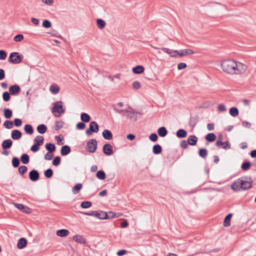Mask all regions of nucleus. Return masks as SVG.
I'll list each match as a JSON object with an SVG mask.
<instances>
[{
    "mask_svg": "<svg viewBox=\"0 0 256 256\" xmlns=\"http://www.w3.org/2000/svg\"><path fill=\"white\" fill-rule=\"evenodd\" d=\"M22 60V56L17 52H14L10 54L9 62L13 64H19Z\"/></svg>",
    "mask_w": 256,
    "mask_h": 256,
    "instance_id": "4",
    "label": "nucleus"
},
{
    "mask_svg": "<svg viewBox=\"0 0 256 256\" xmlns=\"http://www.w3.org/2000/svg\"><path fill=\"white\" fill-rule=\"evenodd\" d=\"M82 185L78 183L76 184L74 187L72 189V192L74 194H76L79 192L81 190L82 188Z\"/></svg>",
    "mask_w": 256,
    "mask_h": 256,
    "instance_id": "29",
    "label": "nucleus"
},
{
    "mask_svg": "<svg viewBox=\"0 0 256 256\" xmlns=\"http://www.w3.org/2000/svg\"><path fill=\"white\" fill-rule=\"evenodd\" d=\"M97 178L100 180H104L106 178V174L103 170L97 172Z\"/></svg>",
    "mask_w": 256,
    "mask_h": 256,
    "instance_id": "46",
    "label": "nucleus"
},
{
    "mask_svg": "<svg viewBox=\"0 0 256 256\" xmlns=\"http://www.w3.org/2000/svg\"><path fill=\"white\" fill-rule=\"evenodd\" d=\"M176 135L178 138H184L186 136L187 132L184 129H180L176 132Z\"/></svg>",
    "mask_w": 256,
    "mask_h": 256,
    "instance_id": "24",
    "label": "nucleus"
},
{
    "mask_svg": "<svg viewBox=\"0 0 256 256\" xmlns=\"http://www.w3.org/2000/svg\"><path fill=\"white\" fill-rule=\"evenodd\" d=\"M116 212L110 211L108 212L107 219H111L116 218Z\"/></svg>",
    "mask_w": 256,
    "mask_h": 256,
    "instance_id": "63",
    "label": "nucleus"
},
{
    "mask_svg": "<svg viewBox=\"0 0 256 256\" xmlns=\"http://www.w3.org/2000/svg\"><path fill=\"white\" fill-rule=\"evenodd\" d=\"M70 234V232L66 229H61L56 231V234L60 237H66Z\"/></svg>",
    "mask_w": 256,
    "mask_h": 256,
    "instance_id": "16",
    "label": "nucleus"
},
{
    "mask_svg": "<svg viewBox=\"0 0 256 256\" xmlns=\"http://www.w3.org/2000/svg\"><path fill=\"white\" fill-rule=\"evenodd\" d=\"M24 38V37L22 34H17L14 37V40L16 42H20L23 40Z\"/></svg>",
    "mask_w": 256,
    "mask_h": 256,
    "instance_id": "48",
    "label": "nucleus"
},
{
    "mask_svg": "<svg viewBox=\"0 0 256 256\" xmlns=\"http://www.w3.org/2000/svg\"><path fill=\"white\" fill-rule=\"evenodd\" d=\"M14 124L16 126H20L22 124V121L20 118H15L14 120Z\"/></svg>",
    "mask_w": 256,
    "mask_h": 256,
    "instance_id": "60",
    "label": "nucleus"
},
{
    "mask_svg": "<svg viewBox=\"0 0 256 256\" xmlns=\"http://www.w3.org/2000/svg\"><path fill=\"white\" fill-rule=\"evenodd\" d=\"M12 204L18 209L24 213L30 214L32 212L30 208L27 206L16 202H13Z\"/></svg>",
    "mask_w": 256,
    "mask_h": 256,
    "instance_id": "9",
    "label": "nucleus"
},
{
    "mask_svg": "<svg viewBox=\"0 0 256 256\" xmlns=\"http://www.w3.org/2000/svg\"><path fill=\"white\" fill-rule=\"evenodd\" d=\"M92 203L89 201H84L81 203L80 206L83 208H88L90 207Z\"/></svg>",
    "mask_w": 256,
    "mask_h": 256,
    "instance_id": "45",
    "label": "nucleus"
},
{
    "mask_svg": "<svg viewBox=\"0 0 256 256\" xmlns=\"http://www.w3.org/2000/svg\"><path fill=\"white\" fill-rule=\"evenodd\" d=\"M53 174V172L52 170L49 168L46 170L44 172V176L47 178H50L52 176Z\"/></svg>",
    "mask_w": 256,
    "mask_h": 256,
    "instance_id": "49",
    "label": "nucleus"
},
{
    "mask_svg": "<svg viewBox=\"0 0 256 256\" xmlns=\"http://www.w3.org/2000/svg\"><path fill=\"white\" fill-rule=\"evenodd\" d=\"M80 119L83 122H88L90 120V118L88 114L82 113L80 115Z\"/></svg>",
    "mask_w": 256,
    "mask_h": 256,
    "instance_id": "37",
    "label": "nucleus"
},
{
    "mask_svg": "<svg viewBox=\"0 0 256 256\" xmlns=\"http://www.w3.org/2000/svg\"><path fill=\"white\" fill-rule=\"evenodd\" d=\"M230 114L232 116L235 117L238 115V110L236 107H232L230 110Z\"/></svg>",
    "mask_w": 256,
    "mask_h": 256,
    "instance_id": "39",
    "label": "nucleus"
},
{
    "mask_svg": "<svg viewBox=\"0 0 256 256\" xmlns=\"http://www.w3.org/2000/svg\"><path fill=\"white\" fill-rule=\"evenodd\" d=\"M44 138L42 136H38L34 139V144L39 146H42L44 143Z\"/></svg>",
    "mask_w": 256,
    "mask_h": 256,
    "instance_id": "28",
    "label": "nucleus"
},
{
    "mask_svg": "<svg viewBox=\"0 0 256 256\" xmlns=\"http://www.w3.org/2000/svg\"><path fill=\"white\" fill-rule=\"evenodd\" d=\"M103 152L107 156L112 154L113 153L112 146L109 144H105L103 146Z\"/></svg>",
    "mask_w": 256,
    "mask_h": 256,
    "instance_id": "11",
    "label": "nucleus"
},
{
    "mask_svg": "<svg viewBox=\"0 0 256 256\" xmlns=\"http://www.w3.org/2000/svg\"><path fill=\"white\" fill-rule=\"evenodd\" d=\"M144 67L142 66H137L136 67L133 68L132 72L136 74H140L144 72Z\"/></svg>",
    "mask_w": 256,
    "mask_h": 256,
    "instance_id": "22",
    "label": "nucleus"
},
{
    "mask_svg": "<svg viewBox=\"0 0 256 256\" xmlns=\"http://www.w3.org/2000/svg\"><path fill=\"white\" fill-rule=\"evenodd\" d=\"M97 218L100 220H106L108 218V212L102 210L97 211Z\"/></svg>",
    "mask_w": 256,
    "mask_h": 256,
    "instance_id": "20",
    "label": "nucleus"
},
{
    "mask_svg": "<svg viewBox=\"0 0 256 256\" xmlns=\"http://www.w3.org/2000/svg\"><path fill=\"white\" fill-rule=\"evenodd\" d=\"M120 76H121L120 74H117L114 76H111L110 74V76H108V78L114 84V83L116 82V80H120Z\"/></svg>",
    "mask_w": 256,
    "mask_h": 256,
    "instance_id": "27",
    "label": "nucleus"
},
{
    "mask_svg": "<svg viewBox=\"0 0 256 256\" xmlns=\"http://www.w3.org/2000/svg\"><path fill=\"white\" fill-rule=\"evenodd\" d=\"M54 156L52 152H48L44 155V159L46 160H50Z\"/></svg>",
    "mask_w": 256,
    "mask_h": 256,
    "instance_id": "58",
    "label": "nucleus"
},
{
    "mask_svg": "<svg viewBox=\"0 0 256 256\" xmlns=\"http://www.w3.org/2000/svg\"><path fill=\"white\" fill-rule=\"evenodd\" d=\"M42 4H46L48 6H51L54 4V0H42Z\"/></svg>",
    "mask_w": 256,
    "mask_h": 256,
    "instance_id": "56",
    "label": "nucleus"
},
{
    "mask_svg": "<svg viewBox=\"0 0 256 256\" xmlns=\"http://www.w3.org/2000/svg\"><path fill=\"white\" fill-rule=\"evenodd\" d=\"M114 110L122 116H126L125 111H128V110H122L116 106H114Z\"/></svg>",
    "mask_w": 256,
    "mask_h": 256,
    "instance_id": "47",
    "label": "nucleus"
},
{
    "mask_svg": "<svg viewBox=\"0 0 256 256\" xmlns=\"http://www.w3.org/2000/svg\"><path fill=\"white\" fill-rule=\"evenodd\" d=\"M22 132L18 130H14L12 132L11 137L13 140H17L21 138Z\"/></svg>",
    "mask_w": 256,
    "mask_h": 256,
    "instance_id": "18",
    "label": "nucleus"
},
{
    "mask_svg": "<svg viewBox=\"0 0 256 256\" xmlns=\"http://www.w3.org/2000/svg\"><path fill=\"white\" fill-rule=\"evenodd\" d=\"M162 151V148L161 146L158 144L154 146L152 148V152L155 154H160Z\"/></svg>",
    "mask_w": 256,
    "mask_h": 256,
    "instance_id": "33",
    "label": "nucleus"
},
{
    "mask_svg": "<svg viewBox=\"0 0 256 256\" xmlns=\"http://www.w3.org/2000/svg\"><path fill=\"white\" fill-rule=\"evenodd\" d=\"M188 140L186 141V140H182L180 144V146L184 149L187 148H188Z\"/></svg>",
    "mask_w": 256,
    "mask_h": 256,
    "instance_id": "57",
    "label": "nucleus"
},
{
    "mask_svg": "<svg viewBox=\"0 0 256 256\" xmlns=\"http://www.w3.org/2000/svg\"><path fill=\"white\" fill-rule=\"evenodd\" d=\"M47 130V128L46 125L41 124L37 126V131L40 134H44Z\"/></svg>",
    "mask_w": 256,
    "mask_h": 256,
    "instance_id": "31",
    "label": "nucleus"
},
{
    "mask_svg": "<svg viewBox=\"0 0 256 256\" xmlns=\"http://www.w3.org/2000/svg\"><path fill=\"white\" fill-rule=\"evenodd\" d=\"M2 98L4 101L8 102L10 99V94L7 92H4L2 94Z\"/></svg>",
    "mask_w": 256,
    "mask_h": 256,
    "instance_id": "53",
    "label": "nucleus"
},
{
    "mask_svg": "<svg viewBox=\"0 0 256 256\" xmlns=\"http://www.w3.org/2000/svg\"><path fill=\"white\" fill-rule=\"evenodd\" d=\"M76 128L78 130H84L86 128V124L84 122H80L76 124Z\"/></svg>",
    "mask_w": 256,
    "mask_h": 256,
    "instance_id": "55",
    "label": "nucleus"
},
{
    "mask_svg": "<svg viewBox=\"0 0 256 256\" xmlns=\"http://www.w3.org/2000/svg\"><path fill=\"white\" fill-rule=\"evenodd\" d=\"M221 66L224 72L232 74H244L247 69L246 65L240 62H236L232 59L226 60L222 61Z\"/></svg>",
    "mask_w": 256,
    "mask_h": 256,
    "instance_id": "1",
    "label": "nucleus"
},
{
    "mask_svg": "<svg viewBox=\"0 0 256 256\" xmlns=\"http://www.w3.org/2000/svg\"><path fill=\"white\" fill-rule=\"evenodd\" d=\"M46 148L48 152H52L56 150V146L54 144L48 143L46 145Z\"/></svg>",
    "mask_w": 256,
    "mask_h": 256,
    "instance_id": "40",
    "label": "nucleus"
},
{
    "mask_svg": "<svg viewBox=\"0 0 256 256\" xmlns=\"http://www.w3.org/2000/svg\"><path fill=\"white\" fill-rule=\"evenodd\" d=\"M27 244V240L25 238H20L18 240L17 246L19 249H22L26 246Z\"/></svg>",
    "mask_w": 256,
    "mask_h": 256,
    "instance_id": "19",
    "label": "nucleus"
},
{
    "mask_svg": "<svg viewBox=\"0 0 256 256\" xmlns=\"http://www.w3.org/2000/svg\"><path fill=\"white\" fill-rule=\"evenodd\" d=\"M12 111L10 109L4 110V116L6 118H10L12 116Z\"/></svg>",
    "mask_w": 256,
    "mask_h": 256,
    "instance_id": "43",
    "label": "nucleus"
},
{
    "mask_svg": "<svg viewBox=\"0 0 256 256\" xmlns=\"http://www.w3.org/2000/svg\"><path fill=\"white\" fill-rule=\"evenodd\" d=\"M60 162V156H56L52 161V164L54 166H58L59 165Z\"/></svg>",
    "mask_w": 256,
    "mask_h": 256,
    "instance_id": "54",
    "label": "nucleus"
},
{
    "mask_svg": "<svg viewBox=\"0 0 256 256\" xmlns=\"http://www.w3.org/2000/svg\"><path fill=\"white\" fill-rule=\"evenodd\" d=\"M4 126L6 128L8 129H10L13 128L14 123L12 121L6 120L4 122Z\"/></svg>",
    "mask_w": 256,
    "mask_h": 256,
    "instance_id": "44",
    "label": "nucleus"
},
{
    "mask_svg": "<svg viewBox=\"0 0 256 256\" xmlns=\"http://www.w3.org/2000/svg\"><path fill=\"white\" fill-rule=\"evenodd\" d=\"M12 166L16 168L20 164V160L18 158L14 157L12 158Z\"/></svg>",
    "mask_w": 256,
    "mask_h": 256,
    "instance_id": "51",
    "label": "nucleus"
},
{
    "mask_svg": "<svg viewBox=\"0 0 256 256\" xmlns=\"http://www.w3.org/2000/svg\"><path fill=\"white\" fill-rule=\"evenodd\" d=\"M106 26V23L102 19L97 18V27L100 30H102L105 28Z\"/></svg>",
    "mask_w": 256,
    "mask_h": 256,
    "instance_id": "34",
    "label": "nucleus"
},
{
    "mask_svg": "<svg viewBox=\"0 0 256 256\" xmlns=\"http://www.w3.org/2000/svg\"><path fill=\"white\" fill-rule=\"evenodd\" d=\"M186 67V64L184 62H180L178 64V70H181L184 69Z\"/></svg>",
    "mask_w": 256,
    "mask_h": 256,
    "instance_id": "64",
    "label": "nucleus"
},
{
    "mask_svg": "<svg viewBox=\"0 0 256 256\" xmlns=\"http://www.w3.org/2000/svg\"><path fill=\"white\" fill-rule=\"evenodd\" d=\"M54 106L52 108V112L54 116L59 118L62 114L65 112V109L62 106V102L61 101H57L53 104Z\"/></svg>",
    "mask_w": 256,
    "mask_h": 256,
    "instance_id": "3",
    "label": "nucleus"
},
{
    "mask_svg": "<svg viewBox=\"0 0 256 256\" xmlns=\"http://www.w3.org/2000/svg\"><path fill=\"white\" fill-rule=\"evenodd\" d=\"M232 216V214H228L226 217L224 218V226H228L230 224V219Z\"/></svg>",
    "mask_w": 256,
    "mask_h": 256,
    "instance_id": "35",
    "label": "nucleus"
},
{
    "mask_svg": "<svg viewBox=\"0 0 256 256\" xmlns=\"http://www.w3.org/2000/svg\"><path fill=\"white\" fill-rule=\"evenodd\" d=\"M195 52L191 49H184L178 50V56L183 57L184 56H190L194 54Z\"/></svg>",
    "mask_w": 256,
    "mask_h": 256,
    "instance_id": "10",
    "label": "nucleus"
},
{
    "mask_svg": "<svg viewBox=\"0 0 256 256\" xmlns=\"http://www.w3.org/2000/svg\"><path fill=\"white\" fill-rule=\"evenodd\" d=\"M24 130L26 133L29 134H32L34 132L32 127L30 124H26L24 126Z\"/></svg>",
    "mask_w": 256,
    "mask_h": 256,
    "instance_id": "38",
    "label": "nucleus"
},
{
    "mask_svg": "<svg viewBox=\"0 0 256 256\" xmlns=\"http://www.w3.org/2000/svg\"><path fill=\"white\" fill-rule=\"evenodd\" d=\"M126 116L128 118L134 121H136L140 117L141 114L138 112H134L132 110H128L125 111Z\"/></svg>",
    "mask_w": 256,
    "mask_h": 256,
    "instance_id": "5",
    "label": "nucleus"
},
{
    "mask_svg": "<svg viewBox=\"0 0 256 256\" xmlns=\"http://www.w3.org/2000/svg\"><path fill=\"white\" fill-rule=\"evenodd\" d=\"M96 132V122H92L90 124L89 128L87 129L86 133V134L90 136L92 132Z\"/></svg>",
    "mask_w": 256,
    "mask_h": 256,
    "instance_id": "12",
    "label": "nucleus"
},
{
    "mask_svg": "<svg viewBox=\"0 0 256 256\" xmlns=\"http://www.w3.org/2000/svg\"><path fill=\"white\" fill-rule=\"evenodd\" d=\"M9 90L12 95H16L20 92V88L16 84L13 85L10 87Z\"/></svg>",
    "mask_w": 256,
    "mask_h": 256,
    "instance_id": "14",
    "label": "nucleus"
},
{
    "mask_svg": "<svg viewBox=\"0 0 256 256\" xmlns=\"http://www.w3.org/2000/svg\"><path fill=\"white\" fill-rule=\"evenodd\" d=\"M198 140V138L196 136L191 135L188 138V144L194 146L196 145Z\"/></svg>",
    "mask_w": 256,
    "mask_h": 256,
    "instance_id": "17",
    "label": "nucleus"
},
{
    "mask_svg": "<svg viewBox=\"0 0 256 256\" xmlns=\"http://www.w3.org/2000/svg\"><path fill=\"white\" fill-rule=\"evenodd\" d=\"M150 139L152 142H156L158 140V136L155 133L152 134L150 136Z\"/></svg>",
    "mask_w": 256,
    "mask_h": 256,
    "instance_id": "59",
    "label": "nucleus"
},
{
    "mask_svg": "<svg viewBox=\"0 0 256 256\" xmlns=\"http://www.w3.org/2000/svg\"><path fill=\"white\" fill-rule=\"evenodd\" d=\"M72 240L77 243L84 244H85L86 241L84 237L79 234H76L72 237Z\"/></svg>",
    "mask_w": 256,
    "mask_h": 256,
    "instance_id": "15",
    "label": "nucleus"
},
{
    "mask_svg": "<svg viewBox=\"0 0 256 256\" xmlns=\"http://www.w3.org/2000/svg\"><path fill=\"white\" fill-rule=\"evenodd\" d=\"M102 136L104 139L107 140H110L112 138V132L108 130H104L103 131Z\"/></svg>",
    "mask_w": 256,
    "mask_h": 256,
    "instance_id": "21",
    "label": "nucleus"
},
{
    "mask_svg": "<svg viewBox=\"0 0 256 256\" xmlns=\"http://www.w3.org/2000/svg\"><path fill=\"white\" fill-rule=\"evenodd\" d=\"M132 86L134 88L138 90L140 88L141 86L138 82L135 81L132 82Z\"/></svg>",
    "mask_w": 256,
    "mask_h": 256,
    "instance_id": "61",
    "label": "nucleus"
},
{
    "mask_svg": "<svg viewBox=\"0 0 256 256\" xmlns=\"http://www.w3.org/2000/svg\"><path fill=\"white\" fill-rule=\"evenodd\" d=\"M162 50L168 54L172 58H176L178 56V50H172L166 48H161Z\"/></svg>",
    "mask_w": 256,
    "mask_h": 256,
    "instance_id": "8",
    "label": "nucleus"
},
{
    "mask_svg": "<svg viewBox=\"0 0 256 256\" xmlns=\"http://www.w3.org/2000/svg\"><path fill=\"white\" fill-rule=\"evenodd\" d=\"M6 53L3 50H0V60H4L6 59Z\"/></svg>",
    "mask_w": 256,
    "mask_h": 256,
    "instance_id": "62",
    "label": "nucleus"
},
{
    "mask_svg": "<svg viewBox=\"0 0 256 256\" xmlns=\"http://www.w3.org/2000/svg\"><path fill=\"white\" fill-rule=\"evenodd\" d=\"M86 150L89 152H94L96 150V140L94 139L89 140L86 144Z\"/></svg>",
    "mask_w": 256,
    "mask_h": 256,
    "instance_id": "6",
    "label": "nucleus"
},
{
    "mask_svg": "<svg viewBox=\"0 0 256 256\" xmlns=\"http://www.w3.org/2000/svg\"><path fill=\"white\" fill-rule=\"evenodd\" d=\"M12 144V141L10 140H6L3 141L2 144V146L4 149H6L10 148Z\"/></svg>",
    "mask_w": 256,
    "mask_h": 256,
    "instance_id": "23",
    "label": "nucleus"
},
{
    "mask_svg": "<svg viewBox=\"0 0 256 256\" xmlns=\"http://www.w3.org/2000/svg\"><path fill=\"white\" fill-rule=\"evenodd\" d=\"M70 152V148L68 146H64L62 147L60 154L62 156L68 154Z\"/></svg>",
    "mask_w": 256,
    "mask_h": 256,
    "instance_id": "25",
    "label": "nucleus"
},
{
    "mask_svg": "<svg viewBox=\"0 0 256 256\" xmlns=\"http://www.w3.org/2000/svg\"><path fill=\"white\" fill-rule=\"evenodd\" d=\"M251 164L249 162H243L242 164L241 168L243 170H248Z\"/></svg>",
    "mask_w": 256,
    "mask_h": 256,
    "instance_id": "42",
    "label": "nucleus"
},
{
    "mask_svg": "<svg viewBox=\"0 0 256 256\" xmlns=\"http://www.w3.org/2000/svg\"><path fill=\"white\" fill-rule=\"evenodd\" d=\"M222 135L220 134L218 136V140L216 143V145L218 147L221 148L222 144H225L226 146H223V148L224 150H228L230 148V144L228 141L222 142Z\"/></svg>",
    "mask_w": 256,
    "mask_h": 256,
    "instance_id": "7",
    "label": "nucleus"
},
{
    "mask_svg": "<svg viewBox=\"0 0 256 256\" xmlns=\"http://www.w3.org/2000/svg\"><path fill=\"white\" fill-rule=\"evenodd\" d=\"M20 160L22 164H27L29 162V156L27 154H23L21 156Z\"/></svg>",
    "mask_w": 256,
    "mask_h": 256,
    "instance_id": "41",
    "label": "nucleus"
},
{
    "mask_svg": "<svg viewBox=\"0 0 256 256\" xmlns=\"http://www.w3.org/2000/svg\"><path fill=\"white\" fill-rule=\"evenodd\" d=\"M158 132L160 136L164 137L167 134L168 131L166 128L162 126L158 129Z\"/></svg>",
    "mask_w": 256,
    "mask_h": 256,
    "instance_id": "32",
    "label": "nucleus"
},
{
    "mask_svg": "<svg viewBox=\"0 0 256 256\" xmlns=\"http://www.w3.org/2000/svg\"><path fill=\"white\" fill-rule=\"evenodd\" d=\"M29 177L31 180L36 181L39 178L38 172L36 170H32L29 174Z\"/></svg>",
    "mask_w": 256,
    "mask_h": 256,
    "instance_id": "13",
    "label": "nucleus"
},
{
    "mask_svg": "<svg viewBox=\"0 0 256 256\" xmlns=\"http://www.w3.org/2000/svg\"><path fill=\"white\" fill-rule=\"evenodd\" d=\"M27 170H28V168L26 166H21L18 168V172L20 174H24V173L26 172L27 171Z\"/></svg>",
    "mask_w": 256,
    "mask_h": 256,
    "instance_id": "50",
    "label": "nucleus"
},
{
    "mask_svg": "<svg viewBox=\"0 0 256 256\" xmlns=\"http://www.w3.org/2000/svg\"><path fill=\"white\" fill-rule=\"evenodd\" d=\"M252 180H246L244 178H241L233 182L231 185V188L236 192L245 190L250 188L252 186Z\"/></svg>",
    "mask_w": 256,
    "mask_h": 256,
    "instance_id": "2",
    "label": "nucleus"
},
{
    "mask_svg": "<svg viewBox=\"0 0 256 256\" xmlns=\"http://www.w3.org/2000/svg\"><path fill=\"white\" fill-rule=\"evenodd\" d=\"M208 154V151L206 148H200L198 150V154L202 158H206Z\"/></svg>",
    "mask_w": 256,
    "mask_h": 256,
    "instance_id": "30",
    "label": "nucleus"
},
{
    "mask_svg": "<svg viewBox=\"0 0 256 256\" xmlns=\"http://www.w3.org/2000/svg\"><path fill=\"white\" fill-rule=\"evenodd\" d=\"M206 140L210 142H214L216 139V136L214 133L208 134L206 136Z\"/></svg>",
    "mask_w": 256,
    "mask_h": 256,
    "instance_id": "36",
    "label": "nucleus"
},
{
    "mask_svg": "<svg viewBox=\"0 0 256 256\" xmlns=\"http://www.w3.org/2000/svg\"><path fill=\"white\" fill-rule=\"evenodd\" d=\"M50 91L53 94H56L60 92V88L56 84H52L50 87Z\"/></svg>",
    "mask_w": 256,
    "mask_h": 256,
    "instance_id": "26",
    "label": "nucleus"
},
{
    "mask_svg": "<svg viewBox=\"0 0 256 256\" xmlns=\"http://www.w3.org/2000/svg\"><path fill=\"white\" fill-rule=\"evenodd\" d=\"M42 26L45 28H50L52 26V24L48 20H45L42 22Z\"/></svg>",
    "mask_w": 256,
    "mask_h": 256,
    "instance_id": "52",
    "label": "nucleus"
}]
</instances>
